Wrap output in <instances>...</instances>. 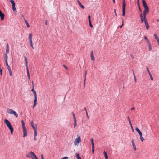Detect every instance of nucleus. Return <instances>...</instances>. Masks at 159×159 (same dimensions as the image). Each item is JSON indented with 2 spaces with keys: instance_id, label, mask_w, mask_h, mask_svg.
<instances>
[{
  "instance_id": "obj_38",
  "label": "nucleus",
  "mask_w": 159,
  "mask_h": 159,
  "mask_svg": "<svg viewBox=\"0 0 159 159\" xmlns=\"http://www.w3.org/2000/svg\"><path fill=\"white\" fill-rule=\"evenodd\" d=\"M7 68L9 72L11 70V68L9 66H7Z\"/></svg>"
},
{
  "instance_id": "obj_45",
  "label": "nucleus",
  "mask_w": 159,
  "mask_h": 159,
  "mask_svg": "<svg viewBox=\"0 0 159 159\" xmlns=\"http://www.w3.org/2000/svg\"><path fill=\"white\" fill-rule=\"evenodd\" d=\"M88 19H89V21H91V20H90V15H89L88 16Z\"/></svg>"
},
{
  "instance_id": "obj_14",
  "label": "nucleus",
  "mask_w": 159,
  "mask_h": 159,
  "mask_svg": "<svg viewBox=\"0 0 159 159\" xmlns=\"http://www.w3.org/2000/svg\"><path fill=\"white\" fill-rule=\"evenodd\" d=\"M131 143H132V145L133 146V147L134 149V150L135 151H136V146L135 145V143H134V142L133 139L131 141Z\"/></svg>"
},
{
  "instance_id": "obj_42",
  "label": "nucleus",
  "mask_w": 159,
  "mask_h": 159,
  "mask_svg": "<svg viewBox=\"0 0 159 159\" xmlns=\"http://www.w3.org/2000/svg\"><path fill=\"white\" fill-rule=\"evenodd\" d=\"M92 153L93 154L94 152V147H92Z\"/></svg>"
},
{
  "instance_id": "obj_35",
  "label": "nucleus",
  "mask_w": 159,
  "mask_h": 159,
  "mask_svg": "<svg viewBox=\"0 0 159 159\" xmlns=\"http://www.w3.org/2000/svg\"><path fill=\"white\" fill-rule=\"evenodd\" d=\"M33 94L34 95V98H37V94H36V92L35 91H34V92H33Z\"/></svg>"
},
{
  "instance_id": "obj_21",
  "label": "nucleus",
  "mask_w": 159,
  "mask_h": 159,
  "mask_svg": "<svg viewBox=\"0 0 159 159\" xmlns=\"http://www.w3.org/2000/svg\"><path fill=\"white\" fill-rule=\"evenodd\" d=\"M91 141L92 145V147H94V144L93 142V138H92L91 139Z\"/></svg>"
},
{
  "instance_id": "obj_53",
  "label": "nucleus",
  "mask_w": 159,
  "mask_h": 159,
  "mask_svg": "<svg viewBox=\"0 0 159 159\" xmlns=\"http://www.w3.org/2000/svg\"><path fill=\"white\" fill-rule=\"evenodd\" d=\"M24 58H25V61H27V58L25 56L24 57Z\"/></svg>"
},
{
  "instance_id": "obj_32",
  "label": "nucleus",
  "mask_w": 159,
  "mask_h": 159,
  "mask_svg": "<svg viewBox=\"0 0 159 159\" xmlns=\"http://www.w3.org/2000/svg\"><path fill=\"white\" fill-rule=\"evenodd\" d=\"M9 52V48H6V54H7Z\"/></svg>"
},
{
  "instance_id": "obj_40",
  "label": "nucleus",
  "mask_w": 159,
  "mask_h": 159,
  "mask_svg": "<svg viewBox=\"0 0 159 159\" xmlns=\"http://www.w3.org/2000/svg\"><path fill=\"white\" fill-rule=\"evenodd\" d=\"M25 24H26V26H27V27L28 28L30 27V26L28 23V22H27L26 23H25Z\"/></svg>"
},
{
  "instance_id": "obj_59",
  "label": "nucleus",
  "mask_w": 159,
  "mask_h": 159,
  "mask_svg": "<svg viewBox=\"0 0 159 159\" xmlns=\"http://www.w3.org/2000/svg\"><path fill=\"white\" fill-rule=\"evenodd\" d=\"M24 20L25 22V23L27 22V21L25 19V18H24Z\"/></svg>"
},
{
  "instance_id": "obj_47",
  "label": "nucleus",
  "mask_w": 159,
  "mask_h": 159,
  "mask_svg": "<svg viewBox=\"0 0 159 159\" xmlns=\"http://www.w3.org/2000/svg\"><path fill=\"white\" fill-rule=\"evenodd\" d=\"M144 38L145 40H146V41L148 39L147 38L146 36H144Z\"/></svg>"
},
{
  "instance_id": "obj_58",
  "label": "nucleus",
  "mask_w": 159,
  "mask_h": 159,
  "mask_svg": "<svg viewBox=\"0 0 159 159\" xmlns=\"http://www.w3.org/2000/svg\"><path fill=\"white\" fill-rule=\"evenodd\" d=\"M77 2L78 3L79 5V3H81L79 0H78L77 1Z\"/></svg>"
},
{
  "instance_id": "obj_39",
  "label": "nucleus",
  "mask_w": 159,
  "mask_h": 159,
  "mask_svg": "<svg viewBox=\"0 0 159 159\" xmlns=\"http://www.w3.org/2000/svg\"><path fill=\"white\" fill-rule=\"evenodd\" d=\"M146 43H147L148 45H149L150 44H151V43L150 42V41L148 40V39L146 41Z\"/></svg>"
},
{
  "instance_id": "obj_51",
  "label": "nucleus",
  "mask_w": 159,
  "mask_h": 159,
  "mask_svg": "<svg viewBox=\"0 0 159 159\" xmlns=\"http://www.w3.org/2000/svg\"><path fill=\"white\" fill-rule=\"evenodd\" d=\"M134 80H135V82H136V81H137V79H136V77L135 76H134Z\"/></svg>"
},
{
  "instance_id": "obj_57",
  "label": "nucleus",
  "mask_w": 159,
  "mask_h": 159,
  "mask_svg": "<svg viewBox=\"0 0 159 159\" xmlns=\"http://www.w3.org/2000/svg\"><path fill=\"white\" fill-rule=\"evenodd\" d=\"M34 86H33V89H32L31 90V91H33V92H34V91H34Z\"/></svg>"
},
{
  "instance_id": "obj_61",
  "label": "nucleus",
  "mask_w": 159,
  "mask_h": 159,
  "mask_svg": "<svg viewBox=\"0 0 159 159\" xmlns=\"http://www.w3.org/2000/svg\"><path fill=\"white\" fill-rule=\"evenodd\" d=\"M133 76H135V74H134V71L133 70Z\"/></svg>"
},
{
  "instance_id": "obj_26",
  "label": "nucleus",
  "mask_w": 159,
  "mask_h": 159,
  "mask_svg": "<svg viewBox=\"0 0 159 159\" xmlns=\"http://www.w3.org/2000/svg\"><path fill=\"white\" fill-rule=\"evenodd\" d=\"M27 75L28 78L29 79H30V75L29 72V70H27Z\"/></svg>"
},
{
  "instance_id": "obj_36",
  "label": "nucleus",
  "mask_w": 159,
  "mask_h": 159,
  "mask_svg": "<svg viewBox=\"0 0 159 159\" xmlns=\"http://www.w3.org/2000/svg\"><path fill=\"white\" fill-rule=\"evenodd\" d=\"M72 115H73V119H74V120H76V118L75 117V114L73 112H72Z\"/></svg>"
},
{
  "instance_id": "obj_4",
  "label": "nucleus",
  "mask_w": 159,
  "mask_h": 159,
  "mask_svg": "<svg viewBox=\"0 0 159 159\" xmlns=\"http://www.w3.org/2000/svg\"><path fill=\"white\" fill-rule=\"evenodd\" d=\"M77 138L74 140V144L75 145H77L81 141V138L79 135L77 134Z\"/></svg>"
},
{
  "instance_id": "obj_28",
  "label": "nucleus",
  "mask_w": 159,
  "mask_h": 159,
  "mask_svg": "<svg viewBox=\"0 0 159 159\" xmlns=\"http://www.w3.org/2000/svg\"><path fill=\"white\" fill-rule=\"evenodd\" d=\"M25 63H26V70H29L28 68V61H25Z\"/></svg>"
},
{
  "instance_id": "obj_54",
  "label": "nucleus",
  "mask_w": 159,
  "mask_h": 159,
  "mask_svg": "<svg viewBox=\"0 0 159 159\" xmlns=\"http://www.w3.org/2000/svg\"><path fill=\"white\" fill-rule=\"evenodd\" d=\"M137 2L138 5L139 6V0H137Z\"/></svg>"
},
{
  "instance_id": "obj_3",
  "label": "nucleus",
  "mask_w": 159,
  "mask_h": 159,
  "mask_svg": "<svg viewBox=\"0 0 159 159\" xmlns=\"http://www.w3.org/2000/svg\"><path fill=\"white\" fill-rule=\"evenodd\" d=\"M7 111L9 114H13L15 116L16 118H17L18 116L17 113L12 109L8 108L7 110Z\"/></svg>"
},
{
  "instance_id": "obj_64",
  "label": "nucleus",
  "mask_w": 159,
  "mask_h": 159,
  "mask_svg": "<svg viewBox=\"0 0 159 159\" xmlns=\"http://www.w3.org/2000/svg\"><path fill=\"white\" fill-rule=\"evenodd\" d=\"M45 24L47 25V20H46V22H45Z\"/></svg>"
},
{
  "instance_id": "obj_23",
  "label": "nucleus",
  "mask_w": 159,
  "mask_h": 159,
  "mask_svg": "<svg viewBox=\"0 0 159 159\" xmlns=\"http://www.w3.org/2000/svg\"><path fill=\"white\" fill-rule=\"evenodd\" d=\"M32 34L31 33H30V34H29V40H32Z\"/></svg>"
},
{
  "instance_id": "obj_29",
  "label": "nucleus",
  "mask_w": 159,
  "mask_h": 159,
  "mask_svg": "<svg viewBox=\"0 0 159 159\" xmlns=\"http://www.w3.org/2000/svg\"><path fill=\"white\" fill-rule=\"evenodd\" d=\"M148 46L149 50V51L151 50H152V47H151V44H150L149 45H148Z\"/></svg>"
},
{
  "instance_id": "obj_15",
  "label": "nucleus",
  "mask_w": 159,
  "mask_h": 159,
  "mask_svg": "<svg viewBox=\"0 0 159 159\" xmlns=\"http://www.w3.org/2000/svg\"><path fill=\"white\" fill-rule=\"evenodd\" d=\"M37 98H34V105L33 106V108H34L36 106V104H37Z\"/></svg>"
},
{
  "instance_id": "obj_6",
  "label": "nucleus",
  "mask_w": 159,
  "mask_h": 159,
  "mask_svg": "<svg viewBox=\"0 0 159 159\" xmlns=\"http://www.w3.org/2000/svg\"><path fill=\"white\" fill-rule=\"evenodd\" d=\"M126 4L125 0H123L122 2V15L124 16L125 12V7Z\"/></svg>"
},
{
  "instance_id": "obj_55",
  "label": "nucleus",
  "mask_w": 159,
  "mask_h": 159,
  "mask_svg": "<svg viewBox=\"0 0 159 159\" xmlns=\"http://www.w3.org/2000/svg\"><path fill=\"white\" fill-rule=\"evenodd\" d=\"M63 66L66 69H67V68L64 65H63Z\"/></svg>"
},
{
  "instance_id": "obj_11",
  "label": "nucleus",
  "mask_w": 159,
  "mask_h": 159,
  "mask_svg": "<svg viewBox=\"0 0 159 159\" xmlns=\"http://www.w3.org/2000/svg\"><path fill=\"white\" fill-rule=\"evenodd\" d=\"M5 15L3 13L1 10H0V17L2 20H3L4 19Z\"/></svg>"
},
{
  "instance_id": "obj_16",
  "label": "nucleus",
  "mask_w": 159,
  "mask_h": 159,
  "mask_svg": "<svg viewBox=\"0 0 159 159\" xmlns=\"http://www.w3.org/2000/svg\"><path fill=\"white\" fill-rule=\"evenodd\" d=\"M140 17L141 19V22L142 23L144 21V16H143V14H140Z\"/></svg>"
},
{
  "instance_id": "obj_8",
  "label": "nucleus",
  "mask_w": 159,
  "mask_h": 159,
  "mask_svg": "<svg viewBox=\"0 0 159 159\" xmlns=\"http://www.w3.org/2000/svg\"><path fill=\"white\" fill-rule=\"evenodd\" d=\"M10 2L12 4V10L14 11H16V12L17 11L15 7V4L14 2V1L13 0H10Z\"/></svg>"
},
{
  "instance_id": "obj_13",
  "label": "nucleus",
  "mask_w": 159,
  "mask_h": 159,
  "mask_svg": "<svg viewBox=\"0 0 159 159\" xmlns=\"http://www.w3.org/2000/svg\"><path fill=\"white\" fill-rule=\"evenodd\" d=\"M90 57L91 59L93 61L95 60V58L93 56V51H91L90 54Z\"/></svg>"
},
{
  "instance_id": "obj_56",
  "label": "nucleus",
  "mask_w": 159,
  "mask_h": 159,
  "mask_svg": "<svg viewBox=\"0 0 159 159\" xmlns=\"http://www.w3.org/2000/svg\"><path fill=\"white\" fill-rule=\"evenodd\" d=\"M41 157L42 159H44L43 156L42 154L41 155Z\"/></svg>"
},
{
  "instance_id": "obj_46",
  "label": "nucleus",
  "mask_w": 159,
  "mask_h": 159,
  "mask_svg": "<svg viewBox=\"0 0 159 159\" xmlns=\"http://www.w3.org/2000/svg\"><path fill=\"white\" fill-rule=\"evenodd\" d=\"M130 125V126H131V129H132V131L133 132L134 131V129H133V127L132 126V125L131 124V125Z\"/></svg>"
},
{
  "instance_id": "obj_2",
  "label": "nucleus",
  "mask_w": 159,
  "mask_h": 159,
  "mask_svg": "<svg viewBox=\"0 0 159 159\" xmlns=\"http://www.w3.org/2000/svg\"><path fill=\"white\" fill-rule=\"evenodd\" d=\"M26 156L27 157L31 158L32 159H38L35 153L32 151H30L28 153Z\"/></svg>"
},
{
  "instance_id": "obj_24",
  "label": "nucleus",
  "mask_w": 159,
  "mask_h": 159,
  "mask_svg": "<svg viewBox=\"0 0 159 159\" xmlns=\"http://www.w3.org/2000/svg\"><path fill=\"white\" fill-rule=\"evenodd\" d=\"M5 61H7V59H8V56H7V54H5Z\"/></svg>"
},
{
  "instance_id": "obj_25",
  "label": "nucleus",
  "mask_w": 159,
  "mask_h": 159,
  "mask_svg": "<svg viewBox=\"0 0 159 159\" xmlns=\"http://www.w3.org/2000/svg\"><path fill=\"white\" fill-rule=\"evenodd\" d=\"M76 157L77 159H81L80 157L79 154L78 153H76Z\"/></svg>"
},
{
  "instance_id": "obj_22",
  "label": "nucleus",
  "mask_w": 159,
  "mask_h": 159,
  "mask_svg": "<svg viewBox=\"0 0 159 159\" xmlns=\"http://www.w3.org/2000/svg\"><path fill=\"white\" fill-rule=\"evenodd\" d=\"M153 36L155 37V38L157 40H157H159V38H158V36H157L156 34H154L153 35Z\"/></svg>"
},
{
  "instance_id": "obj_30",
  "label": "nucleus",
  "mask_w": 159,
  "mask_h": 159,
  "mask_svg": "<svg viewBox=\"0 0 159 159\" xmlns=\"http://www.w3.org/2000/svg\"><path fill=\"white\" fill-rule=\"evenodd\" d=\"M34 137H36L37 135V129L34 130Z\"/></svg>"
},
{
  "instance_id": "obj_60",
  "label": "nucleus",
  "mask_w": 159,
  "mask_h": 159,
  "mask_svg": "<svg viewBox=\"0 0 159 159\" xmlns=\"http://www.w3.org/2000/svg\"><path fill=\"white\" fill-rule=\"evenodd\" d=\"M114 12L115 13L116 16H117V14H116V10L115 9L114 10Z\"/></svg>"
},
{
  "instance_id": "obj_34",
  "label": "nucleus",
  "mask_w": 159,
  "mask_h": 159,
  "mask_svg": "<svg viewBox=\"0 0 159 159\" xmlns=\"http://www.w3.org/2000/svg\"><path fill=\"white\" fill-rule=\"evenodd\" d=\"M87 74V71L86 70L85 71V75H84V83H85V81L86 80V75Z\"/></svg>"
},
{
  "instance_id": "obj_20",
  "label": "nucleus",
  "mask_w": 159,
  "mask_h": 159,
  "mask_svg": "<svg viewBox=\"0 0 159 159\" xmlns=\"http://www.w3.org/2000/svg\"><path fill=\"white\" fill-rule=\"evenodd\" d=\"M21 124H22V126L23 129L26 128V127H25V123H24V121L23 120H22L21 121Z\"/></svg>"
},
{
  "instance_id": "obj_62",
  "label": "nucleus",
  "mask_w": 159,
  "mask_h": 159,
  "mask_svg": "<svg viewBox=\"0 0 159 159\" xmlns=\"http://www.w3.org/2000/svg\"><path fill=\"white\" fill-rule=\"evenodd\" d=\"M0 72H1V75H2V70L1 69H0Z\"/></svg>"
},
{
  "instance_id": "obj_43",
  "label": "nucleus",
  "mask_w": 159,
  "mask_h": 159,
  "mask_svg": "<svg viewBox=\"0 0 159 159\" xmlns=\"http://www.w3.org/2000/svg\"><path fill=\"white\" fill-rule=\"evenodd\" d=\"M9 72V74H10V75L11 76L12 75V71H10Z\"/></svg>"
},
{
  "instance_id": "obj_52",
  "label": "nucleus",
  "mask_w": 159,
  "mask_h": 159,
  "mask_svg": "<svg viewBox=\"0 0 159 159\" xmlns=\"http://www.w3.org/2000/svg\"><path fill=\"white\" fill-rule=\"evenodd\" d=\"M6 48H9V45L8 43L6 45Z\"/></svg>"
},
{
  "instance_id": "obj_37",
  "label": "nucleus",
  "mask_w": 159,
  "mask_h": 159,
  "mask_svg": "<svg viewBox=\"0 0 159 159\" xmlns=\"http://www.w3.org/2000/svg\"><path fill=\"white\" fill-rule=\"evenodd\" d=\"M138 8H139V11H140V12H142V10L141 9V8H140V5H139V6H138Z\"/></svg>"
},
{
  "instance_id": "obj_9",
  "label": "nucleus",
  "mask_w": 159,
  "mask_h": 159,
  "mask_svg": "<svg viewBox=\"0 0 159 159\" xmlns=\"http://www.w3.org/2000/svg\"><path fill=\"white\" fill-rule=\"evenodd\" d=\"M144 23L145 24V25L146 27V29L147 30H148L150 28L149 26L148 25V22L146 18H144Z\"/></svg>"
},
{
  "instance_id": "obj_12",
  "label": "nucleus",
  "mask_w": 159,
  "mask_h": 159,
  "mask_svg": "<svg viewBox=\"0 0 159 159\" xmlns=\"http://www.w3.org/2000/svg\"><path fill=\"white\" fill-rule=\"evenodd\" d=\"M146 69H147V71H148V74H149V75L150 76V77L151 78V79L152 80H153V78L152 76V75H151V74L148 68V67H147L146 68Z\"/></svg>"
},
{
  "instance_id": "obj_1",
  "label": "nucleus",
  "mask_w": 159,
  "mask_h": 159,
  "mask_svg": "<svg viewBox=\"0 0 159 159\" xmlns=\"http://www.w3.org/2000/svg\"><path fill=\"white\" fill-rule=\"evenodd\" d=\"M4 122L7 125L8 128L10 130L11 134H12L14 131V129L11 123L7 119H5L4 120Z\"/></svg>"
},
{
  "instance_id": "obj_33",
  "label": "nucleus",
  "mask_w": 159,
  "mask_h": 159,
  "mask_svg": "<svg viewBox=\"0 0 159 159\" xmlns=\"http://www.w3.org/2000/svg\"><path fill=\"white\" fill-rule=\"evenodd\" d=\"M127 118L128 120V121L129 122L130 125H131V124H132L131 123L129 117V116H128Z\"/></svg>"
},
{
  "instance_id": "obj_48",
  "label": "nucleus",
  "mask_w": 159,
  "mask_h": 159,
  "mask_svg": "<svg viewBox=\"0 0 159 159\" xmlns=\"http://www.w3.org/2000/svg\"><path fill=\"white\" fill-rule=\"evenodd\" d=\"M5 63L6 64V66H7V67L9 66V65L8 64V62H7V61H5Z\"/></svg>"
},
{
  "instance_id": "obj_17",
  "label": "nucleus",
  "mask_w": 159,
  "mask_h": 159,
  "mask_svg": "<svg viewBox=\"0 0 159 159\" xmlns=\"http://www.w3.org/2000/svg\"><path fill=\"white\" fill-rule=\"evenodd\" d=\"M143 5L144 7L148 6L145 1L144 0H142Z\"/></svg>"
},
{
  "instance_id": "obj_5",
  "label": "nucleus",
  "mask_w": 159,
  "mask_h": 159,
  "mask_svg": "<svg viewBox=\"0 0 159 159\" xmlns=\"http://www.w3.org/2000/svg\"><path fill=\"white\" fill-rule=\"evenodd\" d=\"M135 130L138 132L140 136V139L142 142H143L144 140V139L142 137V134L141 131L139 129L138 127L135 128Z\"/></svg>"
},
{
  "instance_id": "obj_49",
  "label": "nucleus",
  "mask_w": 159,
  "mask_h": 159,
  "mask_svg": "<svg viewBox=\"0 0 159 159\" xmlns=\"http://www.w3.org/2000/svg\"><path fill=\"white\" fill-rule=\"evenodd\" d=\"M29 41H30V44L33 43L32 40H30Z\"/></svg>"
},
{
  "instance_id": "obj_41",
  "label": "nucleus",
  "mask_w": 159,
  "mask_h": 159,
  "mask_svg": "<svg viewBox=\"0 0 159 159\" xmlns=\"http://www.w3.org/2000/svg\"><path fill=\"white\" fill-rule=\"evenodd\" d=\"M89 25L90 26V27H93V25H92V24L91 23V21H89Z\"/></svg>"
},
{
  "instance_id": "obj_18",
  "label": "nucleus",
  "mask_w": 159,
  "mask_h": 159,
  "mask_svg": "<svg viewBox=\"0 0 159 159\" xmlns=\"http://www.w3.org/2000/svg\"><path fill=\"white\" fill-rule=\"evenodd\" d=\"M31 126L32 127V128H33V130H37L36 128L35 127H34V124H33V121H31Z\"/></svg>"
},
{
  "instance_id": "obj_44",
  "label": "nucleus",
  "mask_w": 159,
  "mask_h": 159,
  "mask_svg": "<svg viewBox=\"0 0 159 159\" xmlns=\"http://www.w3.org/2000/svg\"><path fill=\"white\" fill-rule=\"evenodd\" d=\"M68 157H63L61 158V159H68Z\"/></svg>"
},
{
  "instance_id": "obj_19",
  "label": "nucleus",
  "mask_w": 159,
  "mask_h": 159,
  "mask_svg": "<svg viewBox=\"0 0 159 159\" xmlns=\"http://www.w3.org/2000/svg\"><path fill=\"white\" fill-rule=\"evenodd\" d=\"M103 154L105 156V159H108V156L107 155L106 152L105 151H104L103 152Z\"/></svg>"
},
{
  "instance_id": "obj_50",
  "label": "nucleus",
  "mask_w": 159,
  "mask_h": 159,
  "mask_svg": "<svg viewBox=\"0 0 159 159\" xmlns=\"http://www.w3.org/2000/svg\"><path fill=\"white\" fill-rule=\"evenodd\" d=\"M86 116H87V117L88 119H89V117L88 112L87 111H86Z\"/></svg>"
},
{
  "instance_id": "obj_63",
  "label": "nucleus",
  "mask_w": 159,
  "mask_h": 159,
  "mask_svg": "<svg viewBox=\"0 0 159 159\" xmlns=\"http://www.w3.org/2000/svg\"><path fill=\"white\" fill-rule=\"evenodd\" d=\"M34 140L35 141H36L37 140L36 138V137H34Z\"/></svg>"
},
{
  "instance_id": "obj_7",
  "label": "nucleus",
  "mask_w": 159,
  "mask_h": 159,
  "mask_svg": "<svg viewBox=\"0 0 159 159\" xmlns=\"http://www.w3.org/2000/svg\"><path fill=\"white\" fill-rule=\"evenodd\" d=\"M144 9L143 11V13L144 16V18H146V15L147 13L149 12V9L148 6L144 7Z\"/></svg>"
},
{
  "instance_id": "obj_27",
  "label": "nucleus",
  "mask_w": 159,
  "mask_h": 159,
  "mask_svg": "<svg viewBox=\"0 0 159 159\" xmlns=\"http://www.w3.org/2000/svg\"><path fill=\"white\" fill-rule=\"evenodd\" d=\"M74 127L75 128L76 126L77 125L76 120H74Z\"/></svg>"
},
{
  "instance_id": "obj_10",
  "label": "nucleus",
  "mask_w": 159,
  "mask_h": 159,
  "mask_svg": "<svg viewBox=\"0 0 159 159\" xmlns=\"http://www.w3.org/2000/svg\"><path fill=\"white\" fill-rule=\"evenodd\" d=\"M23 137H25L27 135V133L26 128L23 129Z\"/></svg>"
},
{
  "instance_id": "obj_31",
  "label": "nucleus",
  "mask_w": 159,
  "mask_h": 159,
  "mask_svg": "<svg viewBox=\"0 0 159 159\" xmlns=\"http://www.w3.org/2000/svg\"><path fill=\"white\" fill-rule=\"evenodd\" d=\"M83 9H84V6L82 5L81 3H79V5Z\"/></svg>"
}]
</instances>
